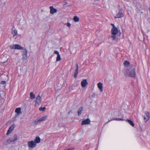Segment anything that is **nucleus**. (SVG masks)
I'll return each mask as SVG.
<instances>
[{
	"instance_id": "31",
	"label": "nucleus",
	"mask_w": 150,
	"mask_h": 150,
	"mask_svg": "<svg viewBox=\"0 0 150 150\" xmlns=\"http://www.w3.org/2000/svg\"><path fill=\"white\" fill-rule=\"evenodd\" d=\"M115 120H122V119H120V118H116Z\"/></svg>"
},
{
	"instance_id": "3",
	"label": "nucleus",
	"mask_w": 150,
	"mask_h": 150,
	"mask_svg": "<svg viewBox=\"0 0 150 150\" xmlns=\"http://www.w3.org/2000/svg\"><path fill=\"white\" fill-rule=\"evenodd\" d=\"M10 48L12 49H17L22 50L23 49V47L18 44L12 45L10 46Z\"/></svg>"
},
{
	"instance_id": "5",
	"label": "nucleus",
	"mask_w": 150,
	"mask_h": 150,
	"mask_svg": "<svg viewBox=\"0 0 150 150\" xmlns=\"http://www.w3.org/2000/svg\"><path fill=\"white\" fill-rule=\"evenodd\" d=\"M28 144L29 148H33L36 146V144L35 142L33 140L29 141L28 143Z\"/></svg>"
},
{
	"instance_id": "6",
	"label": "nucleus",
	"mask_w": 150,
	"mask_h": 150,
	"mask_svg": "<svg viewBox=\"0 0 150 150\" xmlns=\"http://www.w3.org/2000/svg\"><path fill=\"white\" fill-rule=\"evenodd\" d=\"M47 118V116H45L41 117L40 118L37 119L34 121V123L37 124L39 122L43 121L45 120Z\"/></svg>"
},
{
	"instance_id": "34",
	"label": "nucleus",
	"mask_w": 150,
	"mask_h": 150,
	"mask_svg": "<svg viewBox=\"0 0 150 150\" xmlns=\"http://www.w3.org/2000/svg\"><path fill=\"white\" fill-rule=\"evenodd\" d=\"M113 26L112 27H114V26H115L114 24H111Z\"/></svg>"
},
{
	"instance_id": "30",
	"label": "nucleus",
	"mask_w": 150,
	"mask_h": 150,
	"mask_svg": "<svg viewBox=\"0 0 150 150\" xmlns=\"http://www.w3.org/2000/svg\"><path fill=\"white\" fill-rule=\"evenodd\" d=\"M67 25L69 27H70L71 26V25L70 23H68L67 24Z\"/></svg>"
},
{
	"instance_id": "4",
	"label": "nucleus",
	"mask_w": 150,
	"mask_h": 150,
	"mask_svg": "<svg viewBox=\"0 0 150 150\" xmlns=\"http://www.w3.org/2000/svg\"><path fill=\"white\" fill-rule=\"evenodd\" d=\"M41 97L39 95L37 96L36 98L35 101V106H38L41 103Z\"/></svg>"
},
{
	"instance_id": "35",
	"label": "nucleus",
	"mask_w": 150,
	"mask_h": 150,
	"mask_svg": "<svg viewBox=\"0 0 150 150\" xmlns=\"http://www.w3.org/2000/svg\"><path fill=\"white\" fill-rule=\"evenodd\" d=\"M8 59H7V60H6L5 62H4V63H6V62L8 61Z\"/></svg>"
},
{
	"instance_id": "25",
	"label": "nucleus",
	"mask_w": 150,
	"mask_h": 150,
	"mask_svg": "<svg viewBox=\"0 0 150 150\" xmlns=\"http://www.w3.org/2000/svg\"><path fill=\"white\" fill-rule=\"evenodd\" d=\"M74 20L75 22H77L79 21V18L77 16H75L74 18Z\"/></svg>"
},
{
	"instance_id": "23",
	"label": "nucleus",
	"mask_w": 150,
	"mask_h": 150,
	"mask_svg": "<svg viewBox=\"0 0 150 150\" xmlns=\"http://www.w3.org/2000/svg\"><path fill=\"white\" fill-rule=\"evenodd\" d=\"M30 98L31 99H33L35 98V95L33 94V93L31 92L30 93Z\"/></svg>"
},
{
	"instance_id": "7",
	"label": "nucleus",
	"mask_w": 150,
	"mask_h": 150,
	"mask_svg": "<svg viewBox=\"0 0 150 150\" xmlns=\"http://www.w3.org/2000/svg\"><path fill=\"white\" fill-rule=\"evenodd\" d=\"M23 54L22 59L24 61H25L27 59L28 51L26 49H24L23 51Z\"/></svg>"
},
{
	"instance_id": "26",
	"label": "nucleus",
	"mask_w": 150,
	"mask_h": 150,
	"mask_svg": "<svg viewBox=\"0 0 150 150\" xmlns=\"http://www.w3.org/2000/svg\"><path fill=\"white\" fill-rule=\"evenodd\" d=\"M61 59L60 56V54L57 55V57L56 58V61H59Z\"/></svg>"
},
{
	"instance_id": "16",
	"label": "nucleus",
	"mask_w": 150,
	"mask_h": 150,
	"mask_svg": "<svg viewBox=\"0 0 150 150\" xmlns=\"http://www.w3.org/2000/svg\"><path fill=\"white\" fill-rule=\"evenodd\" d=\"M11 33L13 34V38H14L15 39H16V37L15 36L17 35V31L15 29L14 30L13 29Z\"/></svg>"
},
{
	"instance_id": "33",
	"label": "nucleus",
	"mask_w": 150,
	"mask_h": 150,
	"mask_svg": "<svg viewBox=\"0 0 150 150\" xmlns=\"http://www.w3.org/2000/svg\"><path fill=\"white\" fill-rule=\"evenodd\" d=\"M76 69H78L79 67H78V64H76Z\"/></svg>"
},
{
	"instance_id": "12",
	"label": "nucleus",
	"mask_w": 150,
	"mask_h": 150,
	"mask_svg": "<svg viewBox=\"0 0 150 150\" xmlns=\"http://www.w3.org/2000/svg\"><path fill=\"white\" fill-rule=\"evenodd\" d=\"M12 142L11 139L8 138L4 142V144L5 145H7Z\"/></svg>"
},
{
	"instance_id": "9",
	"label": "nucleus",
	"mask_w": 150,
	"mask_h": 150,
	"mask_svg": "<svg viewBox=\"0 0 150 150\" xmlns=\"http://www.w3.org/2000/svg\"><path fill=\"white\" fill-rule=\"evenodd\" d=\"M87 84L88 82L86 79H83L81 82V85L82 87H86Z\"/></svg>"
},
{
	"instance_id": "8",
	"label": "nucleus",
	"mask_w": 150,
	"mask_h": 150,
	"mask_svg": "<svg viewBox=\"0 0 150 150\" xmlns=\"http://www.w3.org/2000/svg\"><path fill=\"white\" fill-rule=\"evenodd\" d=\"M124 14L122 13V9L121 8L119 10L118 13L116 15L115 17V18H121L123 17Z\"/></svg>"
},
{
	"instance_id": "32",
	"label": "nucleus",
	"mask_w": 150,
	"mask_h": 150,
	"mask_svg": "<svg viewBox=\"0 0 150 150\" xmlns=\"http://www.w3.org/2000/svg\"><path fill=\"white\" fill-rule=\"evenodd\" d=\"M95 93H94L93 94H92V96H92L94 98V97H95Z\"/></svg>"
},
{
	"instance_id": "10",
	"label": "nucleus",
	"mask_w": 150,
	"mask_h": 150,
	"mask_svg": "<svg viewBox=\"0 0 150 150\" xmlns=\"http://www.w3.org/2000/svg\"><path fill=\"white\" fill-rule=\"evenodd\" d=\"M90 120L88 119H87L86 120H83L81 122V124L82 125H87L90 124Z\"/></svg>"
},
{
	"instance_id": "2",
	"label": "nucleus",
	"mask_w": 150,
	"mask_h": 150,
	"mask_svg": "<svg viewBox=\"0 0 150 150\" xmlns=\"http://www.w3.org/2000/svg\"><path fill=\"white\" fill-rule=\"evenodd\" d=\"M125 74L127 77H134L136 75L134 67L132 66L128 68L125 73Z\"/></svg>"
},
{
	"instance_id": "36",
	"label": "nucleus",
	"mask_w": 150,
	"mask_h": 150,
	"mask_svg": "<svg viewBox=\"0 0 150 150\" xmlns=\"http://www.w3.org/2000/svg\"><path fill=\"white\" fill-rule=\"evenodd\" d=\"M67 2H65V4H64V5H66V4H67Z\"/></svg>"
},
{
	"instance_id": "11",
	"label": "nucleus",
	"mask_w": 150,
	"mask_h": 150,
	"mask_svg": "<svg viewBox=\"0 0 150 150\" xmlns=\"http://www.w3.org/2000/svg\"><path fill=\"white\" fill-rule=\"evenodd\" d=\"M50 13L52 14H53L57 11V9L54 8L52 6H50Z\"/></svg>"
},
{
	"instance_id": "19",
	"label": "nucleus",
	"mask_w": 150,
	"mask_h": 150,
	"mask_svg": "<svg viewBox=\"0 0 150 150\" xmlns=\"http://www.w3.org/2000/svg\"><path fill=\"white\" fill-rule=\"evenodd\" d=\"M35 143H38L40 142V139L39 137H36L34 141Z\"/></svg>"
},
{
	"instance_id": "15",
	"label": "nucleus",
	"mask_w": 150,
	"mask_h": 150,
	"mask_svg": "<svg viewBox=\"0 0 150 150\" xmlns=\"http://www.w3.org/2000/svg\"><path fill=\"white\" fill-rule=\"evenodd\" d=\"M97 86H98V88L100 90V92H103V87L102 84L101 83L99 82L97 84Z\"/></svg>"
},
{
	"instance_id": "38",
	"label": "nucleus",
	"mask_w": 150,
	"mask_h": 150,
	"mask_svg": "<svg viewBox=\"0 0 150 150\" xmlns=\"http://www.w3.org/2000/svg\"><path fill=\"white\" fill-rule=\"evenodd\" d=\"M149 10L150 13V8H149Z\"/></svg>"
},
{
	"instance_id": "21",
	"label": "nucleus",
	"mask_w": 150,
	"mask_h": 150,
	"mask_svg": "<svg viewBox=\"0 0 150 150\" xmlns=\"http://www.w3.org/2000/svg\"><path fill=\"white\" fill-rule=\"evenodd\" d=\"M123 64L125 67H128L129 65V62L128 61L125 60L124 61Z\"/></svg>"
},
{
	"instance_id": "40",
	"label": "nucleus",
	"mask_w": 150,
	"mask_h": 150,
	"mask_svg": "<svg viewBox=\"0 0 150 150\" xmlns=\"http://www.w3.org/2000/svg\"><path fill=\"white\" fill-rule=\"evenodd\" d=\"M70 113V112H69V114Z\"/></svg>"
},
{
	"instance_id": "1",
	"label": "nucleus",
	"mask_w": 150,
	"mask_h": 150,
	"mask_svg": "<svg viewBox=\"0 0 150 150\" xmlns=\"http://www.w3.org/2000/svg\"><path fill=\"white\" fill-rule=\"evenodd\" d=\"M111 33V37L112 40L113 41H117L118 39L117 37V35L119 33V36H120L121 34L120 31L115 26H114L112 28Z\"/></svg>"
},
{
	"instance_id": "13",
	"label": "nucleus",
	"mask_w": 150,
	"mask_h": 150,
	"mask_svg": "<svg viewBox=\"0 0 150 150\" xmlns=\"http://www.w3.org/2000/svg\"><path fill=\"white\" fill-rule=\"evenodd\" d=\"M12 142L16 141L18 139V136L16 134H15L13 136L12 138L11 139Z\"/></svg>"
},
{
	"instance_id": "17",
	"label": "nucleus",
	"mask_w": 150,
	"mask_h": 150,
	"mask_svg": "<svg viewBox=\"0 0 150 150\" xmlns=\"http://www.w3.org/2000/svg\"><path fill=\"white\" fill-rule=\"evenodd\" d=\"M146 117H144V120L145 122H146L149 118V114L148 112H146Z\"/></svg>"
},
{
	"instance_id": "27",
	"label": "nucleus",
	"mask_w": 150,
	"mask_h": 150,
	"mask_svg": "<svg viewBox=\"0 0 150 150\" xmlns=\"http://www.w3.org/2000/svg\"><path fill=\"white\" fill-rule=\"evenodd\" d=\"M46 109V108L45 107H40L39 108V110L40 111H43L44 110Z\"/></svg>"
},
{
	"instance_id": "39",
	"label": "nucleus",
	"mask_w": 150,
	"mask_h": 150,
	"mask_svg": "<svg viewBox=\"0 0 150 150\" xmlns=\"http://www.w3.org/2000/svg\"><path fill=\"white\" fill-rule=\"evenodd\" d=\"M70 113V112H69V114Z\"/></svg>"
},
{
	"instance_id": "28",
	"label": "nucleus",
	"mask_w": 150,
	"mask_h": 150,
	"mask_svg": "<svg viewBox=\"0 0 150 150\" xmlns=\"http://www.w3.org/2000/svg\"><path fill=\"white\" fill-rule=\"evenodd\" d=\"M54 54H57V55L59 54V52H58L57 50H55L54 51Z\"/></svg>"
},
{
	"instance_id": "24",
	"label": "nucleus",
	"mask_w": 150,
	"mask_h": 150,
	"mask_svg": "<svg viewBox=\"0 0 150 150\" xmlns=\"http://www.w3.org/2000/svg\"><path fill=\"white\" fill-rule=\"evenodd\" d=\"M126 121L132 127L134 126V124L132 121L128 119H127Z\"/></svg>"
},
{
	"instance_id": "20",
	"label": "nucleus",
	"mask_w": 150,
	"mask_h": 150,
	"mask_svg": "<svg viewBox=\"0 0 150 150\" xmlns=\"http://www.w3.org/2000/svg\"><path fill=\"white\" fill-rule=\"evenodd\" d=\"M21 108H17L15 110V112L17 114H19L21 113Z\"/></svg>"
},
{
	"instance_id": "29",
	"label": "nucleus",
	"mask_w": 150,
	"mask_h": 150,
	"mask_svg": "<svg viewBox=\"0 0 150 150\" xmlns=\"http://www.w3.org/2000/svg\"><path fill=\"white\" fill-rule=\"evenodd\" d=\"M5 83H6L5 81H1V84L2 85H4V84H5Z\"/></svg>"
},
{
	"instance_id": "22",
	"label": "nucleus",
	"mask_w": 150,
	"mask_h": 150,
	"mask_svg": "<svg viewBox=\"0 0 150 150\" xmlns=\"http://www.w3.org/2000/svg\"><path fill=\"white\" fill-rule=\"evenodd\" d=\"M78 73V69H75L74 75V78H76L77 77V74Z\"/></svg>"
},
{
	"instance_id": "37",
	"label": "nucleus",
	"mask_w": 150,
	"mask_h": 150,
	"mask_svg": "<svg viewBox=\"0 0 150 150\" xmlns=\"http://www.w3.org/2000/svg\"><path fill=\"white\" fill-rule=\"evenodd\" d=\"M99 0H95V1H98Z\"/></svg>"
},
{
	"instance_id": "18",
	"label": "nucleus",
	"mask_w": 150,
	"mask_h": 150,
	"mask_svg": "<svg viewBox=\"0 0 150 150\" xmlns=\"http://www.w3.org/2000/svg\"><path fill=\"white\" fill-rule=\"evenodd\" d=\"M83 108L82 107H81L79 108L78 110V113L79 116L82 113V112L83 111Z\"/></svg>"
},
{
	"instance_id": "14",
	"label": "nucleus",
	"mask_w": 150,
	"mask_h": 150,
	"mask_svg": "<svg viewBox=\"0 0 150 150\" xmlns=\"http://www.w3.org/2000/svg\"><path fill=\"white\" fill-rule=\"evenodd\" d=\"M14 128V127L13 125L11 126L8 129L6 133V134L8 135L10 133L13 131Z\"/></svg>"
}]
</instances>
